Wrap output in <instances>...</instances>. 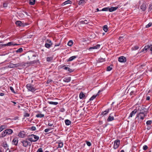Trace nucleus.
<instances>
[{
    "instance_id": "052dcab7",
    "label": "nucleus",
    "mask_w": 152,
    "mask_h": 152,
    "mask_svg": "<svg viewBox=\"0 0 152 152\" xmlns=\"http://www.w3.org/2000/svg\"><path fill=\"white\" fill-rule=\"evenodd\" d=\"M150 97L149 96H148L146 97V100H149L150 99Z\"/></svg>"
},
{
    "instance_id": "37998d69",
    "label": "nucleus",
    "mask_w": 152,
    "mask_h": 152,
    "mask_svg": "<svg viewBox=\"0 0 152 152\" xmlns=\"http://www.w3.org/2000/svg\"><path fill=\"white\" fill-rule=\"evenodd\" d=\"M102 11H109V7H106L102 9Z\"/></svg>"
},
{
    "instance_id": "4c0bfd02",
    "label": "nucleus",
    "mask_w": 152,
    "mask_h": 152,
    "mask_svg": "<svg viewBox=\"0 0 152 152\" xmlns=\"http://www.w3.org/2000/svg\"><path fill=\"white\" fill-rule=\"evenodd\" d=\"M13 142L15 145H16L17 144L18 141L16 139H14L13 140Z\"/></svg>"
},
{
    "instance_id": "774afa93",
    "label": "nucleus",
    "mask_w": 152,
    "mask_h": 152,
    "mask_svg": "<svg viewBox=\"0 0 152 152\" xmlns=\"http://www.w3.org/2000/svg\"><path fill=\"white\" fill-rule=\"evenodd\" d=\"M4 95V93H0V96H3Z\"/></svg>"
},
{
    "instance_id": "c756f323",
    "label": "nucleus",
    "mask_w": 152,
    "mask_h": 152,
    "mask_svg": "<svg viewBox=\"0 0 152 152\" xmlns=\"http://www.w3.org/2000/svg\"><path fill=\"white\" fill-rule=\"evenodd\" d=\"M35 3V0H30L29 4L30 5H34Z\"/></svg>"
},
{
    "instance_id": "1a4fd4ad",
    "label": "nucleus",
    "mask_w": 152,
    "mask_h": 152,
    "mask_svg": "<svg viewBox=\"0 0 152 152\" xmlns=\"http://www.w3.org/2000/svg\"><path fill=\"white\" fill-rule=\"evenodd\" d=\"M114 115V113H112L110 114L109 116L107 119V120L108 121H110L113 120L114 119L113 115Z\"/></svg>"
},
{
    "instance_id": "412c9836",
    "label": "nucleus",
    "mask_w": 152,
    "mask_h": 152,
    "mask_svg": "<svg viewBox=\"0 0 152 152\" xmlns=\"http://www.w3.org/2000/svg\"><path fill=\"white\" fill-rule=\"evenodd\" d=\"M111 110V108L110 109H109L108 110H107L105 111H103L102 112V114L103 115H105L108 113L109 110Z\"/></svg>"
},
{
    "instance_id": "72a5a7b5",
    "label": "nucleus",
    "mask_w": 152,
    "mask_h": 152,
    "mask_svg": "<svg viewBox=\"0 0 152 152\" xmlns=\"http://www.w3.org/2000/svg\"><path fill=\"white\" fill-rule=\"evenodd\" d=\"M14 64L10 63L8 66V67L10 68H13L14 67Z\"/></svg>"
},
{
    "instance_id": "8fccbe9b",
    "label": "nucleus",
    "mask_w": 152,
    "mask_h": 152,
    "mask_svg": "<svg viewBox=\"0 0 152 152\" xmlns=\"http://www.w3.org/2000/svg\"><path fill=\"white\" fill-rule=\"evenodd\" d=\"M37 152H43L42 148H39L37 151Z\"/></svg>"
},
{
    "instance_id": "a211bd4d",
    "label": "nucleus",
    "mask_w": 152,
    "mask_h": 152,
    "mask_svg": "<svg viewBox=\"0 0 152 152\" xmlns=\"http://www.w3.org/2000/svg\"><path fill=\"white\" fill-rule=\"evenodd\" d=\"M71 80V77H66L64 78L63 81L65 82H69Z\"/></svg>"
},
{
    "instance_id": "58836bf2",
    "label": "nucleus",
    "mask_w": 152,
    "mask_h": 152,
    "mask_svg": "<svg viewBox=\"0 0 152 152\" xmlns=\"http://www.w3.org/2000/svg\"><path fill=\"white\" fill-rule=\"evenodd\" d=\"M51 46V45L48 43H46L45 45V47L47 48H49Z\"/></svg>"
},
{
    "instance_id": "680f3d73",
    "label": "nucleus",
    "mask_w": 152,
    "mask_h": 152,
    "mask_svg": "<svg viewBox=\"0 0 152 152\" xmlns=\"http://www.w3.org/2000/svg\"><path fill=\"white\" fill-rule=\"evenodd\" d=\"M68 70L69 72H73V70L70 69L69 68Z\"/></svg>"
},
{
    "instance_id": "f704fd0d",
    "label": "nucleus",
    "mask_w": 152,
    "mask_h": 152,
    "mask_svg": "<svg viewBox=\"0 0 152 152\" xmlns=\"http://www.w3.org/2000/svg\"><path fill=\"white\" fill-rule=\"evenodd\" d=\"M112 69V66L110 65V66H108L107 67V71H110Z\"/></svg>"
},
{
    "instance_id": "2f4dec72",
    "label": "nucleus",
    "mask_w": 152,
    "mask_h": 152,
    "mask_svg": "<svg viewBox=\"0 0 152 152\" xmlns=\"http://www.w3.org/2000/svg\"><path fill=\"white\" fill-rule=\"evenodd\" d=\"M103 30L105 32H107L108 30V27L107 25H104L103 27Z\"/></svg>"
},
{
    "instance_id": "7ed1b4c3",
    "label": "nucleus",
    "mask_w": 152,
    "mask_h": 152,
    "mask_svg": "<svg viewBox=\"0 0 152 152\" xmlns=\"http://www.w3.org/2000/svg\"><path fill=\"white\" fill-rule=\"evenodd\" d=\"M17 45L15 43H14L12 42H9L5 44H0V48H2L3 47H5L7 46H10L11 45Z\"/></svg>"
},
{
    "instance_id": "dca6fc26",
    "label": "nucleus",
    "mask_w": 152,
    "mask_h": 152,
    "mask_svg": "<svg viewBox=\"0 0 152 152\" xmlns=\"http://www.w3.org/2000/svg\"><path fill=\"white\" fill-rule=\"evenodd\" d=\"M5 131L8 135H10L13 133V131L11 129H7L5 130Z\"/></svg>"
},
{
    "instance_id": "6e6552de",
    "label": "nucleus",
    "mask_w": 152,
    "mask_h": 152,
    "mask_svg": "<svg viewBox=\"0 0 152 152\" xmlns=\"http://www.w3.org/2000/svg\"><path fill=\"white\" fill-rule=\"evenodd\" d=\"M138 110V107H136V109L132 111L130 113L129 118L132 117L133 116H134Z\"/></svg>"
},
{
    "instance_id": "f03ea898",
    "label": "nucleus",
    "mask_w": 152,
    "mask_h": 152,
    "mask_svg": "<svg viewBox=\"0 0 152 152\" xmlns=\"http://www.w3.org/2000/svg\"><path fill=\"white\" fill-rule=\"evenodd\" d=\"M28 138V140L31 142H35L39 139V137L37 135L32 134L29 135Z\"/></svg>"
},
{
    "instance_id": "3c124183",
    "label": "nucleus",
    "mask_w": 152,
    "mask_h": 152,
    "mask_svg": "<svg viewBox=\"0 0 152 152\" xmlns=\"http://www.w3.org/2000/svg\"><path fill=\"white\" fill-rule=\"evenodd\" d=\"M10 90L12 91V92H13L14 93H15V91L14 90L13 88L12 87H10Z\"/></svg>"
},
{
    "instance_id": "e2e57ef3",
    "label": "nucleus",
    "mask_w": 152,
    "mask_h": 152,
    "mask_svg": "<svg viewBox=\"0 0 152 152\" xmlns=\"http://www.w3.org/2000/svg\"><path fill=\"white\" fill-rule=\"evenodd\" d=\"M123 38V37H120L118 38L119 41H121L122 40V39Z\"/></svg>"
},
{
    "instance_id": "f8f14e48",
    "label": "nucleus",
    "mask_w": 152,
    "mask_h": 152,
    "mask_svg": "<svg viewBox=\"0 0 152 152\" xmlns=\"http://www.w3.org/2000/svg\"><path fill=\"white\" fill-rule=\"evenodd\" d=\"M25 135V133L24 132L21 131L18 133V136L19 137L21 138L24 137Z\"/></svg>"
},
{
    "instance_id": "603ef678",
    "label": "nucleus",
    "mask_w": 152,
    "mask_h": 152,
    "mask_svg": "<svg viewBox=\"0 0 152 152\" xmlns=\"http://www.w3.org/2000/svg\"><path fill=\"white\" fill-rule=\"evenodd\" d=\"M52 59V58L51 57H48L47 60V61L49 62Z\"/></svg>"
},
{
    "instance_id": "6ab92c4d",
    "label": "nucleus",
    "mask_w": 152,
    "mask_h": 152,
    "mask_svg": "<svg viewBox=\"0 0 152 152\" xmlns=\"http://www.w3.org/2000/svg\"><path fill=\"white\" fill-rule=\"evenodd\" d=\"M118 7H112L110 8H109V11L110 12H112L118 9Z\"/></svg>"
},
{
    "instance_id": "39448f33",
    "label": "nucleus",
    "mask_w": 152,
    "mask_h": 152,
    "mask_svg": "<svg viewBox=\"0 0 152 152\" xmlns=\"http://www.w3.org/2000/svg\"><path fill=\"white\" fill-rule=\"evenodd\" d=\"M28 140H28V138H26L25 140L21 141L23 146L26 147L29 144H30V142L28 141Z\"/></svg>"
},
{
    "instance_id": "4468645a",
    "label": "nucleus",
    "mask_w": 152,
    "mask_h": 152,
    "mask_svg": "<svg viewBox=\"0 0 152 152\" xmlns=\"http://www.w3.org/2000/svg\"><path fill=\"white\" fill-rule=\"evenodd\" d=\"M2 146L6 150H9V146L6 142H4L2 144Z\"/></svg>"
},
{
    "instance_id": "c9c22d12",
    "label": "nucleus",
    "mask_w": 152,
    "mask_h": 152,
    "mask_svg": "<svg viewBox=\"0 0 152 152\" xmlns=\"http://www.w3.org/2000/svg\"><path fill=\"white\" fill-rule=\"evenodd\" d=\"M63 143L62 142H60L58 143V148H61L63 147Z\"/></svg>"
},
{
    "instance_id": "49530a36",
    "label": "nucleus",
    "mask_w": 152,
    "mask_h": 152,
    "mask_svg": "<svg viewBox=\"0 0 152 152\" xmlns=\"http://www.w3.org/2000/svg\"><path fill=\"white\" fill-rule=\"evenodd\" d=\"M31 129L33 131H34L36 130V128L35 126H32L31 128Z\"/></svg>"
},
{
    "instance_id": "393cba45",
    "label": "nucleus",
    "mask_w": 152,
    "mask_h": 152,
    "mask_svg": "<svg viewBox=\"0 0 152 152\" xmlns=\"http://www.w3.org/2000/svg\"><path fill=\"white\" fill-rule=\"evenodd\" d=\"M150 45H147L145 46L144 48L141 51V52L146 51L147 49H149L150 48Z\"/></svg>"
},
{
    "instance_id": "9d476101",
    "label": "nucleus",
    "mask_w": 152,
    "mask_h": 152,
    "mask_svg": "<svg viewBox=\"0 0 152 152\" xmlns=\"http://www.w3.org/2000/svg\"><path fill=\"white\" fill-rule=\"evenodd\" d=\"M15 24L17 26L20 27H24L25 26L24 23H22L20 21H17L15 22Z\"/></svg>"
},
{
    "instance_id": "6e6d98bb",
    "label": "nucleus",
    "mask_w": 152,
    "mask_h": 152,
    "mask_svg": "<svg viewBox=\"0 0 152 152\" xmlns=\"http://www.w3.org/2000/svg\"><path fill=\"white\" fill-rule=\"evenodd\" d=\"M29 114L27 113H25L24 115L25 117H29Z\"/></svg>"
},
{
    "instance_id": "0eeeda50",
    "label": "nucleus",
    "mask_w": 152,
    "mask_h": 152,
    "mask_svg": "<svg viewBox=\"0 0 152 152\" xmlns=\"http://www.w3.org/2000/svg\"><path fill=\"white\" fill-rule=\"evenodd\" d=\"M118 61L120 62H125L126 61V58L123 56H121L119 57Z\"/></svg>"
},
{
    "instance_id": "4be33fe9",
    "label": "nucleus",
    "mask_w": 152,
    "mask_h": 152,
    "mask_svg": "<svg viewBox=\"0 0 152 152\" xmlns=\"http://www.w3.org/2000/svg\"><path fill=\"white\" fill-rule=\"evenodd\" d=\"M36 116L37 118H42L44 117V115L41 113H39L37 114Z\"/></svg>"
},
{
    "instance_id": "69168bd1",
    "label": "nucleus",
    "mask_w": 152,
    "mask_h": 152,
    "mask_svg": "<svg viewBox=\"0 0 152 152\" xmlns=\"http://www.w3.org/2000/svg\"><path fill=\"white\" fill-rule=\"evenodd\" d=\"M3 6L4 7H6L7 6V3H4L3 4Z\"/></svg>"
},
{
    "instance_id": "f257e3e1",
    "label": "nucleus",
    "mask_w": 152,
    "mask_h": 152,
    "mask_svg": "<svg viewBox=\"0 0 152 152\" xmlns=\"http://www.w3.org/2000/svg\"><path fill=\"white\" fill-rule=\"evenodd\" d=\"M145 108L140 106L138 107V110L140 111L139 113L137 115V117H140V118L143 120L145 117L147 116V113L144 110Z\"/></svg>"
},
{
    "instance_id": "79ce46f5",
    "label": "nucleus",
    "mask_w": 152,
    "mask_h": 152,
    "mask_svg": "<svg viewBox=\"0 0 152 152\" xmlns=\"http://www.w3.org/2000/svg\"><path fill=\"white\" fill-rule=\"evenodd\" d=\"M139 47L137 46H135L134 47L132 48V50H136L138 49L139 48Z\"/></svg>"
},
{
    "instance_id": "cd10ccee",
    "label": "nucleus",
    "mask_w": 152,
    "mask_h": 152,
    "mask_svg": "<svg viewBox=\"0 0 152 152\" xmlns=\"http://www.w3.org/2000/svg\"><path fill=\"white\" fill-rule=\"evenodd\" d=\"M48 103L50 104L56 105L58 104V102H53L50 101H48Z\"/></svg>"
},
{
    "instance_id": "473e14b6",
    "label": "nucleus",
    "mask_w": 152,
    "mask_h": 152,
    "mask_svg": "<svg viewBox=\"0 0 152 152\" xmlns=\"http://www.w3.org/2000/svg\"><path fill=\"white\" fill-rule=\"evenodd\" d=\"M19 15L21 18H23L24 17V13L22 12H20L18 13Z\"/></svg>"
},
{
    "instance_id": "de8ad7c7",
    "label": "nucleus",
    "mask_w": 152,
    "mask_h": 152,
    "mask_svg": "<svg viewBox=\"0 0 152 152\" xmlns=\"http://www.w3.org/2000/svg\"><path fill=\"white\" fill-rule=\"evenodd\" d=\"M148 148V147L147 145H145L143 146V149L144 150H146Z\"/></svg>"
},
{
    "instance_id": "a18cd8bd",
    "label": "nucleus",
    "mask_w": 152,
    "mask_h": 152,
    "mask_svg": "<svg viewBox=\"0 0 152 152\" xmlns=\"http://www.w3.org/2000/svg\"><path fill=\"white\" fill-rule=\"evenodd\" d=\"M152 123L151 121H148L146 122V124L148 125H150Z\"/></svg>"
},
{
    "instance_id": "a19ab883",
    "label": "nucleus",
    "mask_w": 152,
    "mask_h": 152,
    "mask_svg": "<svg viewBox=\"0 0 152 152\" xmlns=\"http://www.w3.org/2000/svg\"><path fill=\"white\" fill-rule=\"evenodd\" d=\"M97 95H93L89 99V100H93L96 97V96Z\"/></svg>"
},
{
    "instance_id": "7c9ffc66",
    "label": "nucleus",
    "mask_w": 152,
    "mask_h": 152,
    "mask_svg": "<svg viewBox=\"0 0 152 152\" xmlns=\"http://www.w3.org/2000/svg\"><path fill=\"white\" fill-rule=\"evenodd\" d=\"M14 67H16L18 66H23V64L21 63H17L16 64H14Z\"/></svg>"
},
{
    "instance_id": "aec40b11",
    "label": "nucleus",
    "mask_w": 152,
    "mask_h": 152,
    "mask_svg": "<svg viewBox=\"0 0 152 152\" xmlns=\"http://www.w3.org/2000/svg\"><path fill=\"white\" fill-rule=\"evenodd\" d=\"M7 126L6 125H3L0 126V132L2 131L4 129L6 128Z\"/></svg>"
},
{
    "instance_id": "bf43d9fd",
    "label": "nucleus",
    "mask_w": 152,
    "mask_h": 152,
    "mask_svg": "<svg viewBox=\"0 0 152 152\" xmlns=\"http://www.w3.org/2000/svg\"><path fill=\"white\" fill-rule=\"evenodd\" d=\"M50 129H47L45 130V132H48L50 131Z\"/></svg>"
},
{
    "instance_id": "e433bc0d",
    "label": "nucleus",
    "mask_w": 152,
    "mask_h": 152,
    "mask_svg": "<svg viewBox=\"0 0 152 152\" xmlns=\"http://www.w3.org/2000/svg\"><path fill=\"white\" fill-rule=\"evenodd\" d=\"M73 43V42L72 41V40H70L68 42L67 44L69 46H71L72 45Z\"/></svg>"
},
{
    "instance_id": "ea45409f",
    "label": "nucleus",
    "mask_w": 152,
    "mask_h": 152,
    "mask_svg": "<svg viewBox=\"0 0 152 152\" xmlns=\"http://www.w3.org/2000/svg\"><path fill=\"white\" fill-rule=\"evenodd\" d=\"M23 50L22 48H20L18 49L17 51V53H21L22 52Z\"/></svg>"
},
{
    "instance_id": "c85d7f7f",
    "label": "nucleus",
    "mask_w": 152,
    "mask_h": 152,
    "mask_svg": "<svg viewBox=\"0 0 152 152\" xmlns=\"http://www.w3.org/2000/svg\"><path fill=\"white\" fill-rule=\"evenodd\" d=\"M77 57V56H72L70 57L69 59H68V61H71L75 59Z\"/></svg>"
},
{
    "instance_id": "ddd939ff",
    "label": "nucleus",
    "mask_w": 152,
    "mask_h": 152,
    "mask_svg": "<svg viewBox=\"0 0 152 152\" xmlns=\"http://www.w3.org/2000/svg\"><path fill=\"white\" fill-rule=\"evenodd\" d=\"M87 0H80L79 1L78 5H83L87 2Z\"/></svg>"
},
{
    "instance_id": "2eb2a0df",
    "label": "nucleus",
    "mask_w": 152,
    "mask_h": 152,
    "mask_svg": "<svg viewBox=\"0 0 152 152\" xmlns=\"http://www.w3.org/2000/svg\"><path fill=\"white\" fill-rule=\"evenodd\" d=\"M146 4L145 3L143 4L140 6V9L142 11L145 10L146 9Z\"/></svg>"
},
{
    "instance_id": "864d4df0",
    "label": "nucleus",
    "mask_w": 152,
    "mask_h": 152,
    "mask_svg": "<svg viewBox=\"0 0 152 152\" xmlns=\"http://www.w3.org/2000/svg\"><path fill=\"white\" fill-rule=\"evenodd\" d=\"M86 144L87 145L89 146H90L91 145V143L89 142H86Z\"/></svg>"
},
{
    "instance_id": "c03bdc74",
    "label": "nucleus",
    "mask_w": 152,
    "mask_h": 152,
    "mask_svg": "<svg viewBox=\"0 0 152 152\" xmlns=\"http://www.w3.org/2000/svg\"><path fill=\"white\" fill-rule=\"evenodd\" d=\"M99 62H101L105 61V59L104 58H100L98 60Z\"/></svg>"
},
{
    "instance_id": "9b49d317",
    "label": "nucleus",
    "mask_w": 152,
    "mask_h": 152,
    "mask_svg": "<svg viewBox=\"0 0 152 152\" xmlns=\"http://www.w3.org/2000/svg\"><path fill=\"white\" fill-rule=\"evenodd\" d=\"M90 23V20H80L79 23L81 24H87Z\"/></svg>"
},
{
    "instance_id": "f3484780",
    "label": "nucleus",
    "mask_w": 152,
    "mask_h": 152,
    "mask_svg": "<svg viewBox=\"0 0 152 152\" xmlns=\"http://www.w3.org/2000/svg\"><path fill=\"white\" fill-rule=\"evenodd\" d=\"M100 45H97L95 46L89 48V50H90L91 49H98L100 48Z\"/></svg>"
},
{
    "instance_id": "20e7f679",
    "label": "nucleus",
    "mask_w": 152,
    "mask_h": 152,
    "mask_svg": "<svg viewBox=\"0 0 152 152\" xmlns=\"http://www.w3.org/2000/svg\"><path fill=\"white\" fill-rule=\"evenodd\" d=\"M26 87L29 91L34 92L36 90L35 88L30 84H27L26 85Z\"/></svg>"
},
{
    "instance_id": "5701e85b",
    "label": "nucleus",
    "mask_w": 152,
    "mask_h": 152,
    "mask_svg": "<svg viewBox=\"0 0 152 152\" xmlns=\"http://www.w3.org/2000/svg\"><path fill=\"white\" fill-rule=\"evenodd\" d=\"M72 3V1H71L70 0H67L62 4V5L64 6L65 5H66V4H71Z\"/></svg>"
},
{
    "instance_id": "09e8293b",
    "label": "nucleus",
    "mask_w": 152,
    "mask_h": 152,
    "mask_svg": "<svg viewBox=\"0 0 152 152\" xmlns=\"http://www.w3.org/2000/svg\"><path fill=\"white\" fill-rule=\"evenodd\" d=\"M151 24L152 23H149L145 27L146 28H148L151 26Z\"/></svg>"
},
{
    "instance_id": "423d86ee",
    "label": "nucleus",
    "mask_w": 152,
    "mask_h": 152,
    "mask_svg": "<svg viewBox=\"0 0 152 152\" xmlns=\"http://www.w3.org/2000/svg\"><path fill=\"white\" fill-rule=\"evenodd\" d=\"M120 144V141L118 140H115L114 142L113 148L114 149L118 148Z\"/></svg>"
},
{
    "instance_id": "bb28decb",
    "label": "nucleus",
    "mask_w": 152,
    "mask_h": 152,
    "mask_svg": "<svg viewBox=\"0 0 152 152\" xmlns=\"http://www.w3.org/2000/svg\"><path fill=\"white\" fill-rule=\"evenodd\" d=\"M65 122L66 125H69L71 124V121L68 119L65 120Z\"/></svg>"
},
{
    "instance_id": "0e129e2a",
    "label": "nucleus",
    "mask_w": 152,
    "mask_h": 152,
    "mask_svg": "<svg viewBox=\"0 0 152 152\" xmlns=\"http://www.w3.org/2000/svg\"><path fill=\"white\" fill-rule=\"evenodd\" d=\"M69 68V67H66V66H65L64 67V69L66 70H68V69Z\"/></svg>"
},
{
    "instance_id": "338daca9",
    "label": "nucleus",
    "mask_w": 152,
    "mask_h": 152,
    "mask_svg": "<svg viewBox=\"0 0 152 152\" xmlns=\"http://www.w3.org/2000/svg\"><path fill=\"white\" fill-rule=\"evenodd\" d=\"M52 81V80H48L47 81V83L48 84V83H50V82H51Z\"/></svg>"
},
{
    "instance_id": "b1692460",
    "label": "nucleus",
    "mask_w": 152,
    "mask_h": 152,
    "mask_svg": "<svg viewBox=\"0 0 152 152\" xmlns=\"http://www.w3.org/2000/svg\"><path fill=\"white\" fill-rule=\"evenodd\" d=\"M85 96V95L82 92H81L79 95V97L80 99H82Z\"/></svg>"
},
{
    "instance_id": "a878e982",
    "label": "nucleus",
    "mask_w": 152,
    "mask_h": 152,
    "mask_svg": "<svg viewBox=\"0 0 152 152\" xmlns=\"http://www.w3.org/2000/svg\"><path fill=\"white\" fill-rule=\"evenodd\" d=\"M7 134L6 133V132L5 131V130L4 131L2 132L0 137H4Z\"/></svg>"
},
{
    "instance_id": "4d7b16f0",
    "label": "nucleus",
    "mask_w": 152,
    "mask_h": 152,
    "mask_svg": "<svg viewBox=\"0 0 152 152\" xmlns=\"http://www.w3.org/2000/svg\"><path fill=\"white\" fill-rule=\"evenodd\" d=\"M134 93V91H131L130 92V94L131 95H132Z\"/></svg>"
},
{
    "instance_id": "5fc2aeb1",
    "label": "nucleus",
    "mask_w": 152,
    "mask_h": 152,
    "mask_svg": "<svg viewBox=\"0 0 152 152\" xmlns=\"http://www.w3.org/2000/svg\"><path fill=\"white\" fill-rule=\"evenodd\" d=\"M47 41L49 43V44L50 45H52V43L50 40H48Z\"/></svg>"
},
{
    "instance_id": "13d9d810",
    "label": "nucleus",
    "mask_w": 152,
    "mask_h": 152,
    "mask_svg": "<svg viewBox=\"0 0 152 152\" xmlns=\"http://www.w3.org/2000/svg\"><path fill=\"white\" fill-rule=\"evenodd\" d=\"M150 48L149 49H150V50L151 52V53L152 54V45H150Z\"/></svg>"
}]
</instances>
